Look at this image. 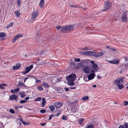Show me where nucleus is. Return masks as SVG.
Segmentation results:
<instances>
[{
	"label": "nucleus",
	"instance_id": "nucleus-1",
	"mask_svg": "<svg viewBox=\"0 0 128 128\" xmlns=\"http://www.w3.org/2000/svg\"><path fill=\"white\" fill-rule=\"evenodd\" d=\"M83 55L90 56H93L95 57H98L102 56L104 54L103 52H99L97 54H95L94 52L91 51H86L82 52Z\"/></svg>",
	"mask_w": 128,
	"mask_h": 128
},
{
	"label": "nucleus",
	"instance_id": "nucleus-2",
	"mask_svg": "<svg viewBox=\"0 0 128 128\" xmlns=\"http://www.w3.org/2000/svg\"><path fill=\"white\" fill-rule=\"evenodd\" d=\"M38 12L37 11H35L33 12L32 14V16L30 20L32 21L36 18L38 16Z\"/></svg>",
	"mask_w": 128,
	"mask_h": 128
},
{
	"label": "nucleus",
	"instance_id": "nucleus-3",
	"mask_svg": "<svg viewBox=\"0 0 128 128\" xmlns=\"http://www.w3.org/2000/svg\"><path fill=\"white\" fill-rule=\"evenodd\" d=\"M76 78V76L75 74H72L67 76L66 77V78L67 80L74 81Z\"/></svg>",
	"mask_w": 128,
	"mask_h": 128
},
{
	"label": "nucleus",
	"instance_id": "nucleus-4",
	"mask_svg": "<svg viewBox=\"0 0 128 128\" xmlns=\"http://www.w3.org/2000/svg\"><path fill=\"white\" fill-rule=\"evenodd\" d=\"M125 78V77H120L114 80V82L116 85L120 84L124 81V78Z\"/></svg>",
	"mask_w": 128,
	"mask_h": 128
},
{
	"label": "nucleus",
	"instance_id": "nucleus-5",
	"mask_svg": "<svg viewBox=\"0 0 128 128\" xmlns=\"http://www.w3.org/2000/svg\"><path fill=\"white\" fill-rule=\"evenodd\" d=\"M33 66V64H32L26 67L25 69V71L22 72V73L24 74H26L32 68Z\"/></svg>",
	"mask_w": 128,
	"mask_h": 128
},
{
	"label": "nucleus",
	"instance_id": "nucleus-6",
	"mask_svg": "<svg viewBox=\"0 0 128 128\" xmlns=\"http://www.w3.org/2000/svg\"><path fill=\"white\" fill-rule=\"evenodd\" d=\"M127 16V14L126 12H124L123 14L122 17V20L124 22H127L128 20Z\"/></svg>",
	"mask_w": 128,
	"mask_h": 128
},
{
	"label": "nucleus",
	"instance_id": "nucleus-7",
	"mask_svg": "<svg viewBox=\"0 0 128 128\" xmlns=\"http://www.w3.org/2000/svg\"><path fill=\"white\" fill-rule=\"evenodd\" d=\"M112 6L111 2L110 1H108L105 3L104 8H110Z\"/></svg>",
	"mask_w": 128,
	"mask_h": 128
},
{
	"label": "nucleus",
	"instance_id": "nucleus-8",
	"mask_svg": "<svg viewBox=\"0 0 128 128\" xmlns=\"http://www.w3.org/2000/svg\"><path fill=\"white\" fill-rule=\"evenodd\" d=\"M63 103L62 102H56L54 103L55 106L58 108H59L62 106Z\"/></svg>",
	"mask_w": 128,
	"mask_h": 128
},
{
	"label": "nucleus",
	"instance_id": "nucleus-9",
	"mask_svg": "<svg viewBox=\"0 0 128 128\" xmlns=\"http://www.w3.org/2000/svg\"><path fill=\"white\" fill-rule=\"evenodd\" d=\"M98 65L96 64H94L93 65L92 68H93V70H92L91 71V72L92 73H94V72H98V69L97 68Z\"/></svg>",
	"mask_w": 128,
	"mask_h": 128
},
{
	"label": "nucleus",
	"instance_id": "nucleus-10",
	"mask_svg": "<svg viewBox=\"0 0 128 128\" xmlns=\"http://www.w3.org/2000/svg\"><path fill=\"white\" fill-rule=\"evenodd\" d=\"M75 24H74L73 25L67 26V29L68 32H70L72 31L74 29V28L75 27Z\"/></svg>",
	"mask_w": 128,
	"mask_h": 128
},
{
	"label": "nucleus",
	"instance_id": "nucleus-11",
	"mask_svg": "<svg viewBox=\"0 0 128 128\" xmlns=\"http://www.w3.org/2000/svg\"><path fill=\"white\" fill-rule=\"evenodd\" d=\"M20 66V63H17L16 66H14L12 67V69L16 70L19 69Z\"/></svg>",
	"mask_w": 128,
	"mask_h": 128
},
{
	"label": "nucleus",
	"instance_id": "nucleus-12",
	"mask_svg": "<svg viewBox=\"0 0 128 128\" xmlns=\"http://www.w3.org/2000/svg\"><path fill=\"white\" fill-rule=\"evenodd\" d=\"M95 74L94 73H92L88 75V80H89L92 79L95 76Z\"/></svg>",
	"mask_w": 128,
	"mask_h": 128
},
{
	"label": "nucleus",
	"instance_id": "nucleus-13",
	"mask_svg": "<svg viewBox=\"0 0 128 128\" xmlns=\"http://www.w3.org/2000/svg\"><path fill=\"white\" fill-rule=\"evenodd\" d=\"M61 30L62 32L64 33H66L68 32L66 26L62 27L61 28Z\"/></svg>",
	"mask_w": 128,
	"mask_h": 128
},
{
	"label": "nucleus",
	"instance_id": "nucleus-14",
	"mask_svg": "<svg viewBox=\"0 0 128 128\" xmlns=\"http://www.w3.org/2000/svg\"><path fill=\"white\" fill-rule=\"evenodd\" d=\"M89 68L88 66H84L83 68L84 72L86 74H88L89 72Z\"/></svg>",
	"mask_w": 128,
	"mask_h": 128
},
{
	"label": "nucleus",
	"instance_id": "nucleus-15",
	"mask_svg": "<svg viewBox=\"0 0 128 128\" xmlns=\"http://www.w3.org/2000/svg\"><path fill=\"white\" fill-rule=\"evenodd\" d=\"M17 96L15 95H12L10 97V99L11 100H16L17 99Z\"/></svg>",
	"mask_w": 128,
	"mask_h": 128
},
{
	"label": "nucleus",
	"instance_id": "nucleus-16",
	"mask_svg": "<svg viewBox=\"0 0 128 128\" xmlns=\"http://www.w3.org/2000/svg\"><path fill=\"white\" fill-rule=\"evenodd\" d=\"M108 62L111 64H117L119 62L118 60H109Z\"/></svg>",
	"mask_w": 128,
	"mask_h": 128
},
{
	"label": "nucleus",
	"instance_id": "nucleus-17",
	"mask_svg": "<svg viewBox=\"0 0 128 128\" xmlns=\"http://www.w3.org/2000/svg\"><path fill=\"white\" fill-rule=\"evenodd\" d=\"M67 7H71V8H80L82 7V8H83L82 7L79 6L78 5H71L69 4L68 5Z\"/></svg>",
	"mask_w": 128,
	"mask_h": 128
},
{
	"label": "nucleus",
	"instance_id": "nucleus-18",
	"mask_svg": "<svg viewBox=\"0 0 128 128\" xmlns=\"http://www.w3.org/2000/svg\"><path fill=\"white\" fill-rule=\"evenodd\" d=\"M46 103V100L45 98H43L42 99V106L44 107V106L45 104Z\"/></svg>",
	"mask_w": 128,
	"mask_h": 128
},
{
	"label": "nucleus",
	"instance_id": "nucleus-19",
	"mask_svg": "<svg viewBox=\"0 0 128 128\" xmlns=\"http://www.w3.org/2000/svg\"><path fill=\"white\" fill-rule=\"evenodd\" d=\"M14 14L16 16L18 17L20 16V11L18 10L15 11L14 12Z\"/></svg>",
	"mask_w": 128,
	"mask_h": 128
},
{
	"label": "nucleus",
	"instance_id": "nucleus-20",
	"mask_svg": "<svg viewBox=\"0 0 128 128\" xmlns=\"http://www.w3.org/2000/svg\"><path fill=\"white\" fill-rule=\"evenodd\" d=\"M67 81L68 82V85L70 86H73L74 85V81L70 80Z\"/></svg>",
	"mask_w": 128,
	"mask_h": 128
},
{
	"label": "nucleus",
	"instance_id": "nucleus-21",
	"mask_svg": "<svg viewBox=\"0 0 128 128\" xmlns=\"http://www.w3.org/2000/svg\"><path fill=\"white\" fill-rule=\"evenodd\" d=\"M6 34L4 32H1L0 33V37L4 38Z\"/></svg>",
	"mask_w": 128,
	"mask_h": 128
},
{
	"label": "nucleus",
	"instance_id": "nucleus-22",
	"mask_svg": "<svg viewBox=\"0 0 128 128\" xmlns=\"http://www.w3.org/2000/svg\"><path fill=\"white\" fill-rule=\"evenodd\" d=\"M84 118H82L78 120V123L80 125H82V124L83 122V121H84Z\"/></svg>",
	"mask_w": 128,
	"mask_h": 128
},
{
	"label": "nucleus",
	"instance_id": "nucleus-23",
	"mask_svg": "<svg viewBox=\"0 0 128 128\" xmlns=\"http://www.w3.org/2000/svg\"><path fill=\"white\" fill-rule=\"evenodd\" d=\"M117 86H118V88L120 90L122 89L124 87V86L122 84H120L117 85Z\"/></svg>",
	"mask_w": 128,
	"mask_h": 128
},
{
	"label": "nucleus",
	"instance_id": "nucleus-24",
	"mask_svg": "<svg viewBox=\"0 0 128 128\" xmlns=\"http://www.w3.org/2000/svg\"><path fill=\"white\" fill-rule=\"evenodd\" d=\"M49 108L51 111H53L55 110V107L53 105H51L49 106Z\"/></svg>",
	"mask_w": 128,
	"mask_h": 128
},
{
	"label": "nucleus",
	"instance_id": "nucleus-25",
	"mask_svg": "<svg viewBox=\"0 0 128 128\" xmlns=\"http://www.w3.org/2000/svg\"><path fill=\"white\" fill-rule=\"evenodd\" d=\"M21 121L23 123V124L24 125H28L30 124V122H25L24 121H22V120H21Z\"/></svg>",
	"mask_w": 128,
	"mask_h": 128
},
{
	"label": "nucleus",
	"instance_id": "nucleus-26",
	"mask_svg": "<svg viewBox=\"0 0 128 128\" xmlns=\"http://www.w3.org/2000/svg\"><path fill=\"white\" fill-rule=\"evenodd\" d=\"M42 86L44 88H48L49 87V85L47 84L45 82L44 83V84H42Z\"/></svg>",
	"mask_w": 128,
	"mask_h": 128
},
{
	"label": "nucleus",
	"instance_id": "nucleus-27",
	"mask_svg": "<svg viewBox=\"0 0 128 128\" xmlns=\"http://www.w3.org/2000/svg\"><path fill=\"white\" fill-rule=\"evenodd\" d=\"M93 125L92 124H90L87 126L85 128H94Z\"/></svg>",
	"mask_w": 128,
	"mask_h": 128
},
{
	"label": "nucleus",
	"instance_id": "nucleus-28",
	"mask_svg": "<svg viewBox=\"0 0 128 128\" xmlns=\"http://www.w3.org/2000/svg\"><path fill=\"white\" fill-rule=\"evenodd\" d=\"M15 36L17 38H19L20 37H22V35L20 34H19L16 35Z\"/></svg>",
	"mask_w": 128,
	"mask_h": 128
},
{
	"label": "nucleus",
	"instance_id": "nucleus-29",
	"mask_svg": "<svg viewBox=\"0 0 128 128\" xmlns=\"http://www.w3.org/2000/svg\"><path fill=\"white\" fill-rule=\"evenodd\" d=\"M18 85L19 86H22V87H26V86L22 82H20L18 84Z\"/></svg>",
	"mask_w": 128,
	"mask_h": 128
},
{
	"label": "nucleus",
	"instance_id": "nucleus-30",
	"mask_svg": "<svg viewBox=\"0 0 128 128\" xmlns=\"http://www.w3.org/2000/svg\"><path fill=\"white\" fill-rule=\"evenodd\" d=\"M88 97L87 96H86L84 97V98H82V100L83 101H86L88 100Z\"/></svg>",
	"mask_w": 128,
	"mask_h": 128
},
{
	"label": "nucleus",
	"instance_id": "nucleus-31",
	"mask_svg": "<svg viewBox=\"0 0 128 128\" xmlns=\"http://www.w3.org/2000/svg\"><path fill=\"white\" fill-rule=\"evenodd\" d=\"M37 89L39 90H43V88L41 86L38 87H37Z\"/></svg>",
	"mask_w": 128,
	"mask_h": 128
},
{
	"label": "nucleus",
	"instance_id": "nucleus-32",
	"mask_svg": "<svg viewBox=\"0 0 128 128\" xmlns=\"http://www.w3.org/2000/svg\"><path fill=\"white\" fill-rule=\"evenodd\" d=\"M20 94L22 98H23L25 96V94L24 92H22L20 93Z\"/></svg>",
	"mask_w": 128,
	"mask_h": 128
},
{
	"label": "nucleus",
	"instance_id": "nucleus-33",
	"mask_svg": "<svg viewBox=\"0 0 128 128\" xmlns=\"http://www.w3.org/2000/svg\"><path fill=\"white\" fill-rule=\"evenodd\" d=\"M41 100V98L40 97H38L37 98H36L35 100L34 101H39Z\"/></svg>",
	"mask_w": 128,
	"mask_h": 128
},
{
	"label": "nucleus",
	"instance_id": "nucleus-34",
	"mask_svg": "<svg viewBox=\"0 0 128 128\" xmlns=\"http://www.w3.org/2000/svg\"><path fill=\"white\" fill-rule=\"evenodd\" d=\"M17 38H16L15 36L14 37L12 38V42L13 43L14 42L16 41V40Z\"/></svg>",
	"mask_w": 128,
	"mask_h": 128
},
{
	"label": "nucleus",
	"instance_id": "nucleus-35",
	"mask_svg": "<svg viewBox=\"0 0 128 128\" xmlns=\"http://www.w3.org/2000/svg\"><path fill=\"white\" fill-rule=\"evenodd\" d=\"M13 24V23L12 22H10L8 25L7 28H8L12 26Z\"/></svg>",
	"mask_w": 128,
	"mask_h": 128
},
{
	"label": "nucleus",
	"instance_id": "nucleus-36",
	"mask_svg": "<svg viewBox=\"0 0 128 128\" xmlns=\"http://www.w3.org/2000/svg\"><path fill=\"white\" fill-rule=\"evenodd\" d=\"M14 90L15 92V93L18 92H19L20 90V89L18 88H15Z\"/></svg>",
	"mask_w": 128,
	"mask_h": 128
},
{
	"label": "nucleus",
	"instance_id": "nucleus-37",
	"mask_svg": "<svg viewBox=\"0 0 128 128\" xmlns=\"http://www.w3.org/2000/svg\"><path fill=\"white\" fill-rule=\"evenodd\" d=\"M90 49V48L88 47H85L83 48V50H88Z\"/></svg>",
	"mask_w": 128,
	"mask_h": 128
},
{
	"label": "nucleus",
	"instance_id": "nucleus-38",
	"mask_svg": "<svg viewBox=\"0 0 128 128\" xmlns=\"http://www.w3.org/2000/svg\"><path fill=\"white\" fill-rule=\"evenodd\" d=\"M40 112L42 113H46V111L45 110H40Z\"/></svg>",
	"mask_w": 128,
	"mask_h": 128
},
{
	"label": "nucleus",
	"instance_id": "nucleus-39",
	"mask_svg": "<svg viewBox=\"0 0 128 128\" xmlns=\"http://www.w3.org/2000/svg\"><path fill=\"white\" fill-rule=\"evenodd\" d=\"M10 113L13 114H14L15 113V111L13 109H10Z\"/></svg>",
	"mask_w": 128,
	"mask_h": 128
},
{
	"label": "nucleus",
	"instance_id": "nucleus-40",
	"mask_svg": "<svg viewBox=\"0 0 128 128\" xmlns=\"http://www.w3.org/2000/svg\"><path fill=\"white\" fill-rule=\"evenodd\" d=\"M74 60L75 61L77 62H79L80 61V59L79 58L77 59L74 58Z\"/></svg>",
	"mask_w": 128,
	"mask_h": 128
},
{
	"label": "nucleus",
	"instance_id": "nucleus-41",
	"mask_svg": "<svg viewBox=\"0 0 128 128\" xmlns=\"http://www.w3.org/2000/svg\"><path fill=\"white\" fill-rule=\"evenodd\" d=\"M45 53V52L44 50H41V52L40 53V55H42Z\"/></svg>",
	"mask_w": 128,
	"mask_h": 128
},
{
	"label": "nucleus",
	"instance_id": "nucleus-42",
	"mask_svg": "<svg viewBox=\"0 0 128 128\" xmlns=\"http://www.w3.org/2000/svg\"><path fill=\"white\" fill-rule=\"evenodd\" d=\"M62 119L64 120H66L67 119V118L66 116H64L62 117Z\"/></svg>",
	"mask_w": 128,
	"mask_h": 128
},
{
	"label": "nucleus",
	"instance_id": "nucleus-43",
	"mask_svg": "<svg viewBox=\"0 0 128 128\" xmlns=\"http://www.w3.org/2000/svg\"><path fill=\"white\" fill-rule=\"evenodd\" d=\"M26 101L24 100H22L20 101V102L21 104H23L26 102Z\"/></svg>",
	"mask_w": 128,
	"mask_h": 128
},
{
	"label": "nucleus",
	"instance_id": "nucleus-44",
	"mask_svg": "<svg viewBox=\"0 0 128 128\" xmlns=\"http://www.w3.org/2000/svg\"><path fill=\"white\" fill-rule=\"evenodd\" d=\"M54 116V115L52 114H51L49 116V118L48 120H51L52 118Z\"/></svg>",
	"mask_w": 128,
	"mask_h": 128
},
{
	"label": "nucleus",
	"instance_id": "nucleus-45",
	"mask_svg": "<svg viewBox=\"0 0 128 128\" xmlns=\"http://www.w3.org/2000/svg\"><path fill=\"white\" fill-rule=\"evenodd\" d=\"M20 0H18L17 2V4L18 6L19 7L20 5Z\"/></svg>",
	"mask_w": 128,
	"mask_h": 128
},
{
	"label": "nucleus",
	"instance_id": "nucleus-46",
	"mask_svg": "<svg viewBox=\"0 0 128 128\" xmlns=\"http://www.w3.org/2000/svg\"><path fill=\"white\" fill-rule=\"evenodd\" d=\"M44 3L40 2L39 5L40 8H42L44 5Z\"/></svg>",
	"mask_w": 128,
	"mask_h": 128
},
{
	"label": "nucleus",
	"instance_id": "nucleus-47",
	"mask_svg": "<svg viewBox=\"0 0 128 128\" xmlns=\"http://www.w3.org/2000/svg\"><path fill=\"white\" fill-rule=\"evenodd\" d=\"M124 103L125 106H126L128 104V102L126 101H124Z\"/></svg>",
	"mask_w": 128,
	"mask_h": 128
},
{
	"label": "nucleus",
	"instance_id": "nucleus-48",
	"mask_svg": "<svg viewBox=\"0 0 128 128\" xmlns=\"http://www.w3.org/2000/svg\"><path fill=\"white\" fill-rule=\"evenodd\" d=\"M62 28L61 26H57L56 27L57 30H60L61 28Z\"/></svg>",
	"mask_w": 128,
	"mask_h": 128
},
{
	"label": "nucleus",
	"instance_id": "nucleus-49",
	"mask_svg": "<svg viewBox=\"0 0 128 128\" xmlns=\"http://www.w3.org/2000/svg\"><path fill=\"white\" fill-rule=\"evenodd\" d=\"M125 126V128H128V124L126 123L124 124Z\"/></svg>",
	"mask_w": 128,
	"mask_h": 128
},
{
	"label": "nucleus",
	"instance_id": "nucleus-50",
	"mask_svg": "<svg viewBox=\"0 0 128 128\" xmlns=\"http://www.w3.org/2000/svg\"><path fill=\"white\" fill-rule=\"evenodd\" d=\"M0 88L1 89H4V88L1 84L0 85Z\"/></svg>",
	"mask_w": 128,
	"mask_h": 128
},
{
	"label": "nucleus",
	"instance_id": "nucleus-51",
	"mask_svg": "<svg viewBox=\"0 0 128 128\" xmlns=\"http://www.w3.org/2000/svg\"><path fill=\"white\" fill-rule=\"evenodd\" d=\"M119 128H125L122 125H120L119 127Z\"/></svg>",
	"mask_w": 128,
	"mask_h": 128
},
{
	"label": "nucleus",
	"instance_id": "nucleus-52",
	"mask_svg": "<svg viewBox=\"0 0 128 128\" xmlns=\"http://www.w3.org/2000/svg\"><path fill=\"white\" fill-rule=\"evenodd\" d=\"M29 99V97L28 96L26 97L25 98V100H28Z\"/></svg>",
	"mask_w": 128,
	"mask_h": 128
},
{
	"label": "nucleus",
	"instance_id": "nucleus-53",
	"mask_svg": "<svg viewBox=\"0 0 128 128\" xmlns=\"http://www.w3.org/2000/svg\"><path fill=\"white\" fill-rule=\"evenodd\" d=\"M65 90L66 91L68 92L69 90V89L68 88H65Z\"/></svg>",
	"mask_w": 128,
	"mask_h": 128
},
{
	"label": "nucleus",
	"instance_id": "nucleus-54",
	"mask_svg": "<svg viewBox=\"0 0 128 128\" xmlns=\"http://www.w3.org/2000/svg\"><path fill=\"white\" fill-rule=\"evenodd\" d=\"M76 88L75 87H70V88L71 89H75Z\"/></svg>",
	"mask_w": 128,
	"mask_h": 128
},
{
	"label": "nucleus",
	"instance_id": "nucleus-55",
	"mask_svg": "<svg viewBox=\"0 0 128 128\" xmlns=\"http://www.w3.org/2000/svg\"><path fill=\"white\" fill-rule=\"evenodd\" d=\"M91 63L93 64V65L95 64L94 63V61L92 60H91Z\"/></svg>",
	"mask_w": 128,
	"mask_h": 128
},
{
	"label": "nucleus",
	"instance_id": "nucleus-56",
	"mask_svg": "<svg viewBox=\"0 0 128 128\" xmlns=\"http://www.w3.org/2000/svg\"><path fill=\"white\" fill-rule=\"evenodd\" d=\"M11 92L12 93H15V92H14V90H11Z\"/></svg>",
	"mask_w": 128,
	"mask_h": 128
},
{
	"label": "nucleus",
	"instance_id": "nucleus-57",
	"mask_svg": "<svg viewBox=\"0 0 128 128\" xmlns=\"http://www.w3.org/2000/svg\"><path fill=\"white\" fill-rule=\"evenodd\" d=\"M110 50H112L114 51H115L116 50V49H114V48H110Z\"/></svg>",
	"mask_w": 128,
	"mask_h": 128
},
{
	"label": "nucleus",
	"instance_id": "nucleus-58",
	"mask_svg": "<svg viewBox=\"0 0 128 128\" xmlns=\"http://www.w3.org/2000/svg\"><path fill=\"white\" fill-rule=\"evenodd\" d=\"M44 0H40V3H44Z\"/></svg>",
	"mask_w": 128,
	"mask_h": 128
},
{
	"label": "nucleus",
	"instance_id": "nucleus-59",
	"mask_svg": "<svg viewBox=\"0 0 128 128\" xmlns=\"http://www.w3.org/2000/svg\"><path fill=\"white\" fill-rule=\"evenodd\" d=\"M60 114V113H58L56 114V116H58Z\"/></svg>",
	"mask_w": 128,
	"mask_h": 128
},
{
	"label": "nucleus",
	"instance_id": "nucleus-60",
	"mask_svg": "<svg viewBox=\"0 0 128 128\" xmlns=\"http://www.w3.org/2000/svg\"><path fill=\"white\" fill-rule=\"evenodd\" d=\"M1 84L3 86H6V85L5 84Z\"/></svg>",
	"mask_w": 128,
	"mask_h": 128
},
{
	"label": "nucleus",
	"instance_id": "nucleus-61",
	"mask_svg": "<svg viewBox=\"0 0 128 128\" xmlns=\"http://www.w3.org/2000/svg\"><path fill=\"white\" fill-rule=\"evenodd\" d=\"M36 82H40V80H36Z\"/></svg>",
	"mask_w": 128,
	"mask_h": 128
},
{
	"label": "nucleus",
	"instance_id": "nucleus-62",
	"mask_svg": "<svg viewBox=\"0 0 128 128\" xmlns=\"http://www.w3.org/2000/svg\"><path fill=\"white\" fill-rule=\"evenodd\" d=\"M39 33V32L38 31H37V33H36V35L37 36L38 35Z\"/></svg>",
	"mask_w": 128,
	"mask_h": 128
},
{
	"label": "nucleus",
	"instance_id": "nucleus-63",
	"mask_svg": "<svg viewBox=\"0 0 128 128\" xmlns=\"http://www.w3.org/2000/svg\"><path fill=\"white\" fill-rule=\"evenodd\" d=\"M76 109H74V110H72V111L74 112H76Z\"/></svg>",
	"mask_w": 128,
	"mask_h": 128
},
{
	"label": "nucleus",
	"instance_id": "nucleus-64",
	"mask_svg": "<svg viewBox=\"0 0 128 128\" xmlns=\"http://www.w3.org/2000/svg\"><path fill=\"white\" fill-rule=\"evenodd\" d=\"M108 8H105V9H104V10H102V11H105V10H108Z\"/></svg>",
	"mask_w": 128,
	"mask_h": 128
}]
</instances>
